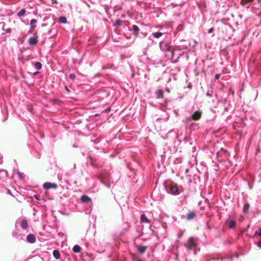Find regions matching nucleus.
Here are the masks:
<instances>
[{"label":"nucleus","instance_id":"nucleus-14","mask_svg":"<svg viewBox=\"0 0 261 261\" xmlns=\"http://www.w3.org/2000/svg\"><path fill=\"white\" fill-rule=\"evenodd\" d=\"M196 216V213L194 212H191L189 213L186 216V219L187 220H191L194 218Z\"/></svg>","mask_w":261,"mask_h":261},{"label":"nucleus","instance_id":"nucleus-13","mask_svg":"<svg viewBox=\"0 0 261 261\" xmlns=\"http://www.w3.org/2000/svg\"><path fill=\"white\" fill-rule=\"evenodd\" d=\"M81 200L83 203H89L91 201V198L87 195H83Z\"/></svg>","mask_w":261,"mask_h":261},{"label":"nucleus","instance_id":"nucleus-21","mask_svg":"<svg viewBox=\"0 0 261 261\" xmlns=\"http://www.w3.org/2000/svg\"><path fill=\"white\" fill-rule=\"evenodd\" d=\"M72 250L75 253H79L81 251V248L80 246L75 245L73 246Z\"/></svg>","mask_w":261,"mask_h":261},{"label":"nucleus","instance_id":"nucleus-30","mask_svg":"<svg viewBox=\"0 0 261 261\" xmlns=\"http://www.w3.org/2000/svg\"><path fill=\"white\" fill-rule=\"evenodd\" d=\"M18 175L19 178L21 180H22L24 178V176H25V175L23 173H21L20 172H18Z\"/></svg>","mask_w":261,"mask_h":261},{"label":"nucleus","instance_id":"nucleus-9","mask_svg":"<svg viewBox=\"0 0 261 261\" xmlns=\"http://www.w3.org/2000/svg\"><path fill=\"white\" fill-rule=\"evenodd\" d=\"M239 254L238 253H236L234 255H233L232 256H224V257H218V258H214L213 259H220L221 261H223V259H226V258L232 259L233 257L239 258Z\"/></svg>","mask_w":261,"mask_h":261},{"label":"nucleus","instance_id":"nucleus-5","mask_svg":"<svg viewBox=\"0 0 261 261\" xmlns=\"http://www.w3.org/2000/svg\"><path fill=\"white\" fill-rule=\"evenodd\" d=\"M201 116V112L197 111H195L192 115L187 117L186 118V120L190 121L191 120H199Z\"/></svg>","mask_w":261,"mask_h":261},{"label":"nucleus","instance_id":"nucleus-10","mask_svg":"<svg viewBox=\"0 0 261 261\" xmlns=\"http://www.w3.org/2000/svg\"><path fill=\"white\" fill-rule=\"evenodd\" d=\"M229 228H233L236 226V222L234 220H228L226 221Z\"/></svg>","mask_w":261,"mask_h":261},{"label":"nucleus","instance_id":"nucleus-44","mask_svg":"<svg viewBox=\"0 0 261 261\" xmlns=\"http://www.w3.org/2000/svg\"><path fill=\"white\" fill-rule=\"evenodd\" d=\"M175 114L176 115H178V113H177V111L176 110H174V111Z\"/></svg>","mask_w":261,"mask_h":261},{"label":"nucleus","instance_id":"nucleus-41","mask_svg":"<svg viewBox=\"0 0 261 261\" xmlns=\"http://www.w3.org/2000/svg\"><path fill=\"white\" fill-rule=\"evenodd\" d=\"M52 3L53 4H57V0H52Z\"/></svg>","mask_w":261,"mask_h":261},{"label":"nucleus","instance_id":"nucleus-16","mask_svg":"<svg viewBox=\"0 0 261 261\" xmlns=\"http://www.w3.org/2000/svg\"><path fill=\"white\" fill-rule=\"evenodd\" d=\"M7 177V171L6 170L0 169V179Z\"/></svg>","mask_w":261,"mask_h":261},{"label":"nucleus","instance_id":"nucleus-31","mask_svg":"<svg viewBox=\"0 0 261 261\" xmlns=\"http://www.w3.org/2000/svg\"><path fill=\"white\" fill-rule=\"evenodd\" d=\"M198 125V123L193 122L190 125V128L192 129L194 127L197 126Z\"/></svg>","mask_w":261,"mask_h":261},{"label":"nucleus","instance_id":"nucleus-8","mask_svg":"<svg viewBox=\"0 0 261 261\" xmlns=\"http://www.w3.org/2000/svg\"><path fill=\"white\" fill-rule=\"evenodd\" d=\"M27 241L31 244H34L36 241V238L34 234H29L27 237Z\"/></svg>","mask_w":261,"mask_h":261},{"label":"nucleus","instance_id":"nucleus-3","mask_svg":"<svg viewBox=\"0 0 261 261\" xmlns=\"http://www.w3.org/2000/svg\"><path fill=\"white\" fill-rule=\"evenodd\" d=\"M184 245L189 250H194L196 246V240L193 237H190Z\"/></svg>","mask_w":261,"mask_h":261},{"label":"nucleus","instance_id":"nucleus-42","mask_svg":"<svg viewBox=\"0 0 261 261\" xmlns=\"http://www.w3.org/2000/svg\"><path fill=\"white\" fill-rule=\"evenodd\" d=\"M182 234V233H178V237L179 238H180L181 237Z\"/></svg>","mask_w":261,"mask_h":261},{"label":"nucleus","instance_id":"nucleus-20","mask_svg":"<svg viewBox=\"0 0 261 261\" xmlns=\"http://www.w3.org/2000/svg\"><path fill=\"white\" fill-rule=\"evenodd\" d=\"M133 31L134 34H135V35L137 36L139 33L140 29L137 25H133Z\"/></svg>","mask_w":261,"mask_h":261},{"label":"nucleus","instance_id":"nucleus-17","mask_svg":"<svg viewBox=\"0 0 261 261\" xmlns=\"http://www.w3.org/2000/svg\"><path fill=\"white\" fill-rule=\"evenodd\" d=\"M141 221L143 223H149L150 220L147 218L145 214H142L141 215Z\"/></svg>","mask_w":261,"mask_h":261},{"label":"nucleus","instance_id":"nucleus-23","mask_svg":"<svg viewBox=\"0 0 261 261\" xmlns=\"http://www.w3.org/2000/svg\"><path fill=\"white\" fill-rule=\"evenodd\" d=\"M37 20L35 19H33L31 20L30 24L31 29H34L36 27V24L37 23Z\"/></svg>","mask_w":261,"mask_h":261},{"label":"nucleus","instance_id":"nucleus-34","mask_svg":"<svg viewBox=\"0 0 261 261\" xmlns=\"http://www.w3.org/2000/svg\"><path fill=\"white\" fill-rule=\"evenodd\" d=\"M213 91H208L206 93V95L209 97L212 96L213 95Z\"/></svg>","mask_w":261,"mask_h":261},{"label":"nucleus","instance_id":"nucleus-38","mask_svg":"<svg viewBox=\"0 0 261 261\" xmlns=\"http://www.w3.org/2000/svg\"><path fill=\"white\" fill-rule=\"evenodd\" d=\"M34 197L35 198V199L37 200H40V198L39 197V196L37 195H34Z\"/></svg>","mask_w":261,"mask_h":261},{"label":"nucleus","instance_id":"nucleus-43","mask_svg":"<svg viewBox=\"0 0 261 261\" xmlns=\"http://www.w3.org/2000/svg\"><path fill=\"white\" fill-rule=\"evenodd\" d=\"M110 110V108H108V109H107L106 110V112H109Z\"/></svg>","mask_w":261,"mask_h":261},{"label":"nucleus","instance_id":"nucleus-12","mask_svg":"<svg viewBox=\"0 0 261 261\" xmlns=\"http://www.w3.org/2000/svg\"><path fill=\"white\" fill-rule=\"evenodd\" d=\"M226 152V150L223 149V148H221V150L220 151H217V158H218V161H221L222 159L220 158V156L222 155V154H224Z\"/></svg>","mask_w":261,"mask_h":261},{"label":"nucleus","instance_id":"nucleus-22","mask_svg":"<svg viewBox=\"0 0 261 261\" xmlns=\"http://www.w3.org/2000/svg\"><path fill=\"white\" fill-rule=\"evenodd\" d=\"M137 248L140 253H143L146 251L147 247L144 246H139Z\"/></svg>","mask_w":261,"mask_h":261},{"label":"nucleus","instance_id":"nucleus-7","mask_svg":"<svg viewBox=\"0 0 261 261\" xmlns=\"http://www.w3.org/2000/svg\"><path fill=\"white\" fill-rule=\"evenodd\" d=\"M12 236L18 239L19 240H23V237L24 235L21 234L19 232V230L18 229H16L14 230L12 233Z\"/></svg>","mask_w":261,"mask_h":261},{"label":"nucleus","instance_id":"nucleus-40","mask_svg":"<svg viewBox=\"0 0 261 261\" xmlns=\"http://www.w3.org/2000/svg\"><path fill=\"white\" fill-rule=\"evenodd\" d=\"M111 67H107V66H103L102 67V69H107V68H111Z\"/></svg>","mask_w":261,"mask_h":261},{"label":"nucleus","instance_id":"nucleus-29","mask_svg":"<svg viewBox=\"0 0 261 261\" xmlns=\"http://www.w3.org/2000/svg\"><path fill=\"white\" fill-rule=\"evenodd\" d=\"M121 24H122V21L119 19H117L115 21V26H120L121 25Z\"/></svg>","mask_w":261,"mask_h":261},{"label":"nucleus","instance_id":"nucleus-52","mask_svg":"<svg viewBox=\"0 0 261 261\" xmlns=\"http://www.w3.org/2000/svg\"><path fill=\"white\" fill-rule=\"evenodd\" d=\"M166 90L167 91H169V89H166Z\"/></svg>","mask_w":261,"mask_h":261},{"label":"nucleus","instance_id":"nucleus-39","mask_svg":"<svg viewBox=\"0 0 261 261\" xmlns=\"http://www.w3.org/2000/svg\"><path fill=\"white\" fill-rule=\"evenodd\" d=\"M257 246L258 247L261 248V241H259V242H257Z\"/></svg>","mask_w":261,"mask_h":261},{"label":"nucleus","instance_id":"nucleus-49","mask_svg":"<svg viewBox=\"0 0 261 261\" xmlns=\"http://www.w3.org/2000/svg\"><path fill=\"white\" fill-rule=\"evenodd\" d=\"M10 32V29H8L7 32Z\"/></svg>","mask_w":261,"mask_h":261},{"label":"nucleus","instance_id":"nucleus-18","mask_svg":"<svg viewBox=\"0 0 261 261\" xmlns=\"http://www.w3.org/2000/svg\"><path fill=\"white\" fill-rule=\"evenodd\" d=\"M53 254L54 257L57 259H58L60 258V256H61L60 253L57 250H54L53 251Z\"/></svg>","mask_w":261,"mask_h":261},{"label":"nucleus","instance_id":"nucleus-11","mask_svg":"<svg viewBox=\"0 0 261 261\" xmlns=\"http://www.w3.org/2000/svg\"><path fill=\"white\" fill-rule=\"evenodd\" d=\"M37 38L36 37H32L29 40V43L30 45H34L36 44L38 42Z\"/></svg>","mask_w":261,"mask_h":261},{"label":"nucleus","instance_id":"nucleus-47","mask_svg":"<svg viewBox=\"0 0 261 261\" xmlns=\"http://www.w3.org/2000/svg\"><path fill=\"white\" fill-rule=\"evenodd\" d=\"M7 193H8V194H11L10 190H8L7 191Z\"/></svg>","mask_w":261,"mask_h":261},{"label":"nucleus","instance_id":"nucleus-26","mask_svg":"<svg viewBox=\"0 0 261 261\" xmlns=\"http://www.w3.org/2000/svg\"><path fill=\"white\" fill-rule=\"evenodd\" d=\"M163 35V33H161V32H155V33H153L152 34V35L155 38H160V37H161Z\"/></svg>","mask_w":261,"mask_h":261},{"label":"nucleus","instance_id":"nucleus-36","mask_svg":"<svg viewBox=\"0 0 261 261\" xmlns=\"http://www.w3.org/2000/svg\"><path fill=\"white\" fill-rule=\"evenodd\" d=\"M220 74H216L215 76V79L216 80H218L220 78Z\"/></svg>","mask_w":261,"mask_h":261},{"label":"nucleus","instance_id":"nucleus-19","mask_svg":"<svg viewBox=\"0 0 261 261\" xmlns=\"http://www.w3.org/2000/svg\"><path fill=\"white\" fill-rule=\"evenodd\" d=\"M164 92L162 90H158L156 92V97L157 98H161L163 97Z\"/></svg>","mask_w":261,"mask_h":261},{"label":"nucleus","instance_id":"nucleus-51","mask_svg":"<svg viewBox=\"0 0 261 261\" xmlns=\"http://www.w3.org/2000/svg\"><path fill=\"white\" fill-rule=\"evenodd\" d=\"M37 73V72H35V73H34V74L35 75V74H36Z\"/></svg>","mask_w":261,"mask_h":261},{"label":"nucleus","instance_id":"nucleus-45","mask_svg":"<svg viewBox=\"0 0 261 261\" xmlns=\"http://www.w3.org/2000/svg\"><path fill=\"white\" fill-rule=\"evenodd\" d=\"M248 185H249V189H252V187L251 186V185H250L249 183H248Z\"/></svg>","mask_w":261,"mask_h":261},{"label":"nucleus","instance_id":"nucleus-28","mask_svg":"<svg viewBox=\"0 0 261 261\" xmlns=\"http://www.w3.org/2000/svg\"><path fill=\"white\" fill-rule=\"evenodd\" d=\"M35 66L37 69H40L42 68V64L39 62H35Z\"/></svg>","mask_w":261,"mask_h":261},{"label":"nucleus","instance_id":"nucleus-27","mask_svg":"<svg viewBox=\"0 0 261 261\" xmlns=\"http://www.w3.org/2000/svg\"><path fill=\"white\" fill-rule=\"evenodd\" d=\"M25 10L24 9H22L20 11H19V12L17 13V16L18 17H21L25 14Z\"/></svg>","mask_w":261,"mask_h":261},{"label":"nucleus","instance_id":"nucleus-2","mask_svg":"<svg viewBox=\"0 0 261 261\" xmlns=\"http://www.w3.org/2000/svg\"><path fill=\"white\" fill-rule=\"evenodd\" d=\"M172 56V61L173 63H176L178 59L183 55V51L180 49L171 50Z\"/></svg>","mask_w":261,"mask_h":261},{"label":"nucleus","instance_id":"nucleus-6","mask_svg":"<svg viewBox=\"0 0 261 261\" xmlns=\"http://www.w3.org/2000/svg\"><path fill=\"white\" fill-rule=\"evenodd\" d=\"M43 187L45 189L49 190L50 189H56L57 188V185L55 183L46 182L43 184Z\"/></svg>","mask_w":261,"mask_h":261},{"label":"nucleus","instance_id":"nucleus-46","mask_svg":"<svg viewBox=\"0 0 261 261\" xmlns=\"http://www.w3.org/2000/svg\"><path fill=\"white\" fill-rule=\"evenodd\" d=\"M65 89L67 91H69V89H68L67 87V86H65Z\"/></svg>","mask_w":261,"mask_h":261},{"label":"nucleus","instance_id":"nucleus-4","mask_svg":"<svg viewBox=\"0 0 261 261\" xmlns=\"http://www.w3.org/2000/svg\"><path fill=\"white\" fill-rule=\"evenodd\" d=\"M159 47L162 51L166 52L170 50L171 45L167 41L163 40L159 43Z\"/></svg>","mask_w":261,"mask_h":261},{"label":"nucleus","instance_id":"nucleus-1","mask_svg":"<svg viewBox=\"0 0 261 261\" xmlns=\"http://www.w3.org/2000/svg\"><path fill=\"white\" fill-rule=\"evenodd\" d=\"M165 188L169 193L173 195H178L179 189L176 184L169 183L165 186Z\"/></svg>","mask_w":261,"mask_h":261},{"label":"nucleus","instance_id":"nucleus-15","mask_svg":"<svg viewBox=\"0 0 261 261\" xmlns=\"http://www.w3.org/2000/svg\"><path fill=\"white\" fill-rule=\"evenodd\" d=\"M21 227L23 229H26L28 227V222L26 219H23L20 224Z\"/></svg>","mask_w":261,"mask_h":261},{"label":"nucleus","instance_id":"nucleus-33","mask_svg":"<svg viewBox=\"0 0 261 261\" xmlns=\"http://www.w3.org/2000/svg\"><path fill=\"white\" fill-rule=\"evenodd\" d=\"M258 235L261 237V228L259 230L255 231L254 236Z\"/></svg>","mask_w":261,"mask_h":261},{"label":"nucleus","instance_id":"nucleus-50","mask_svg":"<svg viewBox=\"0 0 261 261\" xmlns=\"http://www.w3.org/2000/svg\"><path fill=\"white\" fill-rule=\"evenodd\" d=\"M75 168V164H74V168Z\"/></svg>","mask_w":261,"mask_h":261},{"label":"nucleus","instance_id":"nucleus-35","mask_svg":"<svg viewBox=\"0 0 261 261\" xmlns=\"http://www.w3.org/2000/svg\"><path fill=\"white\" fill-rule=\"evenodd\" d=\"M214 28H211V29H210L208 30L207 33H208V34H211V33H212V32H214Z\"/></svg>","mask_w":261,"mask_h":261},{"label":"nucleus","instance_id":"nucleus-25","mask_svg":"<svg viewBox=\"0 0 261 261\" xmlns=\"http://www.w3.org/2000/svg\"><path fill=\"white\" fill-rule=\"evenodd\" d=\"M59 21L61 23H66L67 22V19L65 16H61L59 18Z\"/></svg>","mask_w":261,"mask_h":261},{"label":"nucleus","instance_id":"nucleus-48","mask_svg":"<svg viewBox=\"0 0 261 261\" xmlns=\"http://www.w3.org/2000/svg\"><path fill=\"white\" fill-rule=\"evenodd\" d=\"M134 261H142L141 259H135Z\"/></svg>","mask_w":261,"mask_h":261},{"label":"nucleus","instance_id":"nucleus-37","mask_svg":"<svg viewBox=\"0 0 261 261\" xmlns=\"http://www.w3.org/2000/svg\"><path fill=\"white\" fill-rule=\"evenodd\" d=\"M101 183H102L103 185H104L105 186H108V188H110V185L108 186V185H107L106 182H105V181L104 180H103V179H102V180H101Z\"/></svg>","mask_w":261,"mask_h":261},{"label":"nucleus","instance_id":"nucleus-32","mask_svg":"<svg viewBox=\"0 0 261 261\" xmlns=\"http://www.w3.org/2000/svg\"><path fill=\"white\" fill-rule=\"evenodd\" d=\"M75 75L73 73H71L69 75V78L72 80H74L75 79Z\"/></svg>","mask_w":261,"mask_h":261},{"label":"nucleus","instance_id":"nucleus-24","mask_svg":"<svg viewBox=\"0 0 261 261\" xmlns=\"http://www.w3.org/2000/svg\"><path fill=\"white\" fill-rule=\"evenodd\" d=\"M250 205L248 203H246L244 205L243 212L245 213H247L249 208Z\"/></svg>","mask_w":261,"mask_h":261}]
</instances>
